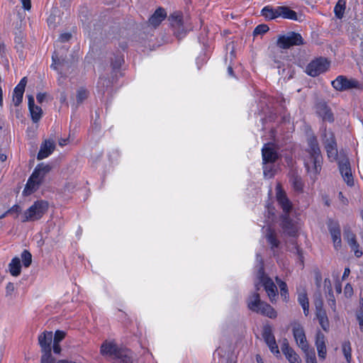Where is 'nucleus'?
Instances as JSON below:
<instances>
[{
	"mask_svg": "<svg viewBox=\"0 0 363 363\" xmlns=\"http://www.w3.org/2000/svg\"><path fill=\"white\" fill-rule=\"evenodd\" d=\"M308 144V148L304 158V165L308 172L315 177L321 170L323 157L315 136H310Z\"/></svg>",
	"mask_w": 363,
	"mask_h": 363,
	"instance_id": "nucleus-1",
	"label": "nucleus"
},
{
	"mask_svg": "<svg viewBox=\"0 0 363 363\" xmlns=\"http://www.w3.org/2000/svg\"><path fill=\"white\" fill-rule=\"evenodd\" d=\"M101 353L113 359L116 363H133V353L130 350L119 347L114 342L105 341L101 346Z\"/></svg>",
	"mask_w": 363,
	"mask_h": 363,
	"instance_id": "nucleus-2",
	"label": "nucleus"
},
{
	"mask_svg": "<svg viewBox=\"0 0 363 363\" xmlns=\"http://www.w3.org/2000/svg\"><path fill=\"white\" fill-rule=\"evenodd\" d=\"M51 169L52 167L50 164H45L44 163L38 164L28 179L23 193L26 195H29L35 191Z\"/></svg>",
	"mask_w": 363,
	"mask_h": 363,
	"instance_id": "nucleus-3",
	"label": "nucleus"
},
{
	"mask_svg": "<svg viewBox=\"0 0 363 363\" xmlns=\"http://www.w3.org/2000/svg\"><path fill=\"white\" fill-rule=\"evenodd\" d=\"M48 210V203L40 200L35 201L22 216V222L35 221L40 219Z\"/></svg>",
	"mask_w": 363,
	"mask_h": 363,
	"instance_id": "nucleus-4",
	"label": "nucleus"
},
{
	"mask_svg": "<svg viewBox=\"0 0 363 363\" xmlns=\"http://www.w3.org/2000/svg\"><path fill=\"white\" fill-rule=\"evenodd\" d=\"M323 143L329 160L331 162L338 160L337 143L334 133L332 131L327 130H324L323 134Z\"/></svg>",
	"mask_w": 363,
	"mask_h": 363,
	"instance_id": "nucleus-5",
	"label": "nucleus"
},
{
	"mask_svg": "<svg viewBox=\"0 0 363 363\" xmlns=\"http://www.w3.org/2000/svg\"><path fill=\"white\" fill-rule=\"evenodd\" d=\"M330 62L323 57L317 58L311 62L306 67V73L311 77H317L325 72L329 67Z\"/></svg>",
	"mask_w": 363,
	"mask_h": 363,
	"instance_id": "nucleus-6",
	"label": "nucleus"
},
{
	"mask_svg": "<svg viewBox=\"0 0 363 363\" xmlns=\"http://www.w3.org/2000/svg\"><path fill=\"white\" fill-rule=\"evenodd\" d=\"M276 43L277 45H302L307 43L299 33L293 31L279 35Z\"/></svg>",
	"mask_w": 363,
	"mask_h": 363,
	"instance_id": "nucleus-7",
	"label": "nucleus"
},
{
	"mask_svg": "<svg viewBox=\"0 0 363 363\" xmlns=\"http://www.w3.org/2000/svg\"><path fill=\"white\" fill-rule=\"evenodd\" d=\"M333 86L337 91H345L351 89H359L360 84L354 79H347L344 76L337 77L332 82Z\"/></svg>",
	"mask_w": 363,
	"mask_h": 363,
	"instance_id": "nucleus-8",
	"label": "nucleus"
},
{
	"mask_svg": "<svg viewBox=\"0 0 363 363\" xmlns=\"http://www.w3.org/2000/svg\"><path fill=\"white\" fill-rule=\"evenodd\" d=\"M338 167L340 172L348 186L354 185V179L352 174L350 163L349 159L344 156L338 159Z\"/></svg>",
	"mask_w": 363,
	"mask_h": 363,
	"instance_id": "nucleus-9",
	"label": "nucleus"
},
{
	"mask_svg": "<svg viewBox=\"0 0 363 363\" xmlns=\"http://www.w3.org/2000/svg\"><path fill=\"white\" fill-rule=\"evenodd\" d=\"M338 167L340 172L348 186L354 185V179L352 174L350 163L349 159L344 156L338 159Z\"/></svg>",
	"mask_w": 363,
	"mask_h": 363,
	"instance_id": "nucleus-10",
	"label": "nucleus"
},
{
	"mask_svg": "<svg viewBox=\"0 0 363 363\" xmlns=\"http://www.w3.org/2000/svg\"><path fill=\"white\" fill-rule=\"evenodd\" d=\"M168 21L174 29V35L179 38H182L185 33L182 13L179 11L174 12L169 16Z\"/></svg>",
	"mask_w": 363,
	"mask_h": 363,
	"instance_id": "nucleus-11",
	"label": "nucleus"
},
{
	"mask_svg": "<svg viewBox=\"0 0 363 363\" xmlns=\"http://www.w3.org/2000/svg\"><path fill=\"white\" fill-rule=\"evenodd\" d=\"M293 335L298 346L303 351L309 350L308 342L303 327L297 323L293 325Z\"/></svg>",
	"mask_w": 363,
	"mask_h": 363,
	"instance_id": "nucleus-12",
	"label": "nucleus"
},
{
	"mask_svg": "<svg viewBox=\"0 0 363 363\" xmlns=\"http://www.w3.org/2000/svg\"><path fill=\"white\" fill-rule=\"evenodd\" d=\"M276 191L277 200L283 211V213H290L292 210V203L286 196L280 184L277 185Z\"/></svg>",
	"mask_w": 363,
	"mask_h": 363,
	"instance_id": "nucleus-13",
	"label": "nucleus"
},
{
	"mask_svg": "<svg viewBox=\"0 0 363 363\" xmlns=\"http://www.w3.org/2000/svg\"><path fill=\"white\" fill-rule=\"evenodd\" d=\"M263 164L274 163L278 159V153L271 143L264 145L262 150Z\"/></svg>",
	"mask_w": 363,
	"mask_h": 363,
	"instance_id": "nucleus-14",
	"label": "nucleus"
},
{
	"mask_svg": "<svg viewBox=\"0 0 363 363\" xmlns=\"http://www.w3.org/2000/svg\"><path fill=\"white\" fill-rule=\"evenodd\" d=\"M68 53L67 47H57L52 54V64L51 67L54 69H57L56 65L62 64L65 62Z\"/></svg>",
	"mask_w": 363,
	"mask_h": 363,
	"instance_id": "nucleus-15",
	"label": "nucleus"
},
{
	"mask_svg": "<svg viewBox=\"0 0 363 363\" xmlns=\"http://www.w3.org/2000/svg\"><path fill=\"white\" fill-rule=\"evenodd\" d=\"M316 112L323 121L328 122L334 121L333 114L325 102L321 101L316 104Z\"/></svg>",
	"mask_w": 363,
	"mask_h": 363,
	"instance_id": "nucleus-16",
	"label": "nucleus"
},
{
	"mask_svg": "<svg viewBox=\"0 0 363 363\" xmlns=\"http://www.w3.org/2000/svg\"><path fill=\"white\" fill-rule=\"evenodd\" d=\"M55 149V143L53 140H45L40 145V150L37 155L38 160L48 157Z\"/></svg>",
	"mask_w": 363,
	"mask_h": 363,
	"instance_id": "nucleus-17",
	"label": "nucleus"
},
{
	"mask_svg": "<svg viewBox=\"0 0 363 363\" xmlns=\"http://www.w3.org/2000/svg\"><path fill=\"white\" fill-rule=\"evenodd\" d=\"M315 347L319 358L325 359L327 354L325 336L320 330L317 332L315 335Z\"/></svg>",
	"mask_w": 363,
	"mask_h": 363,
	"instance_id": "nucleus-18",
	"label": "nucleus"
},
{
	"mask_svg": "<svg viewBox=\"0 0 363 363\" xmlns=\"http://www.w3.org/2000/svg\"><path fill=\"white\" fill-rule=\"evenodd\" d=\"M28 108L30 113L32 121L34 123H37L39 121L42 116L43 110L40 106L35 105L34 98L32 95L28 96Z\"/></svg>",
	"mask_w": 363,
	"mask_h": 363,
	"instance_id": "nucleus-19",
	"label": "nucleus"
},
{
	"mask_svg": "<svg viewBox=\"0 0 363 363\" xmlns=\"http://www.w3.org/2000/svg\"><path fill=\"white\" fill-rule=\"evenodd\" d=\"M166 17L167 13L165 10L162 7H159L150 17L147 23L154 28H156L165 19Z\"/></svg>",
	"mask_w": 363,
	"mask_h": 363,
	"instance_id": "nucleus-20",
	"label": "nucleus"
},
{
	"mask_svg": "<svg viewBox=\"0 0 363 363\" xmlns=\"http://www.w3.org/2000/svg\"><path fill=\"white\" fill-rule=\"evenodd\" d=\"M53 338L52 332L45 331L38 337V343L41 351L52 350L51 344Z\"/></svg>",
	"mask_w": 363,
	"mask_h": 363,
	"instance_id": "nucleus-21",
	"label": "nucleus"
},
{
	"mask_svg": "<svg viewBox=\"0 0 363 363\" xmlns=\"http://www.w3.org/2000/svg\"><path fill=\"white\" fill-rule=\"evenodd\" d=\"M281 226L283 229L290 235H294L296 228L293 220L289 217V213H283L281 216Z\"/></svg>",
	"mask_w": 363,
	"mask_h": 363,
	"instance_id": "nucleus-22",
	"label": "nucleus"
},
{
	"mask_svg": "<svg viewBox=\"0 0 363 363\" xmlns=\"http://www.w3.org/2000/svg\"><path fill=\"white\" fill-rule=\"evenodd\" d=\"M263 286L264 289L272 302L276 300L277 296V288L273 281L270 279H267L264 283L261 284V286Z\"/></svg>",
	"mask_w": 363,
	"mask_h": 363,
	"instance_id": "nucleus-23",
	"label": "nucleus"
},
{
	"mask_svg": "<svg viewBox=\"0 0 363 363\" xmlns=\"http://www.w3.org/2000/svg\"><path fill=\"white\" fill-rule=\"evenodd\" d=\"M263 301H261L260 296L257 291L248 298L247 307L253 312L259 311V307Z\"/></svg>",
	"mask_w": 363,
	"mask_h": 363,
	"instance_id": "nucleus-24",
	"label": "nucleus"
},
{
	"mask_svg": "<svg viewBox=\"0 0 363 363\" xmlns=\"http://www.w3.org/2000/svg\"><path fill=\"white\" fill-rule=\"evenodd\" d=\"M329 230L332 236L335 248L341 245L340 229L337 224L333 223L329 226Z\"/></svg>",
	"mask_w": 363,
	"mask_h": 363,
	"instance_id": "nucleus-25",
	"label": "nucleus"
},
{
	"mask_svg": "<svg viewBox=\"0 0 363 363\" xmlns=\"http://www.w3.org/2000/svg\"><path fill=\"white\" fill-rule=\"evenodd\" d=\"M279 16L290 20H297V13L289 7L285 6H278Z\"/></svg>",
	"mask_w": 363,
	"mask_h": 363,
	"instance_id": "nucleus-26",
	"label": "nucleus"
},
{
	"mask_svg": "<svg viewBox=\"0 0 363 363\" xmlns=\"http://www.w3.org/2000/svg\"><path fill=\"white\" fill-rule=\"evenodd\" d=\"M265 236L267 242L271 245V248L272 250L279 247L280 242L277 238V234L274 230L268 227L266 230Z\"/></svg>",
	"mask_w": 363,
	"mask_h": 363,
	"instance_id": "nucleus-27",
	"label": "nucleus"
},
{
	"mask_svg": "<svg viewBox=\"0 0 363 363\" xmlns=\"http://www.w3.org/2000/svg\"><path fill=\"white\" fill-rule=\"evenodd\" d=\"M278 13V7L273 9L270 6L264 7L261 11L262 16H263L267 21L273 20L279 17Z\"/></svg>",
	"mask_w": 363,
	"mask_h": 363,
	"instance_id": "nucleus-28",
	"label": "nucleus"
},
{
	"mask_svg": "<svg viewBox=\"0 0 363 363\" xmlns=\"http://www.w3.org/2000/svg\"><path fill=\"white\" fill-rule=\"evenodd\" d=\"M256 313H259L270 318H274L277 317V312L269 304L264 301L261 303V306L259 307V311H256Z\"/></svg>",
	"mask_w": 363,
	"mask_h": 363,
	"instance_id": "nucleus-29",
	"label": "nucleus"
},
{
	"mask_svg": "<svg viewBox=\"0 0 363 363\" xmlns=\"http://www.w3.org/2000/svg\"><path fill=\"white\" fill-rule=\"evenodd\" d=\"M9 269L10 274L13 277H18L21 272V265L20 259L17 257L12 259L9 264Z\"/></svg>",
	"mask_w": 363,
	"mask_h": 363,
	"instance_id": "nucleus-30",
	"label": "nucleus"
},
{
	"mask_svg": "<svg viewBox=\"0 0 363 363\" xmlns=\"http://www.w3.org/2000/svg\"><path fill=\"white\" fill-rule=\"evenodd\" d=\"M257 278L259 280V282L255 284V289H256V291H259L260 287H261V284L264 283L265 281H267V279H270V278L268 277L264 274V262H263V259H260V266H259V270L257 272Z\"/></svg>",
	"mask_w": 363,
	"mask_h": 363,
	"instance_id": "nucleus-31",
	"label": "nucleus"
},
{
	"mask_svg": "<svg viewBox=\"0 0 363 363\" xmlns=\"http://www.w3.org/2000/svg\"><path fill=\"white\" fill-rule=\"evenodd\" d=\"M298 301L302 306L305 315H308L309 313V302L306 291H303L298 294Z\"/></svg>",
	"mask_w": 363,
	"mask_h": 363,
	"instance_id": "nucleus-32",
	"label": "nucleus"
},
{
	"mask_svg": "<svg viewBox=\"0 0 363 363\" xmlns=\"http://www.w3.org/2000/svg\"><path fill=\"white\" fill-rule=\"evenodd\" d=\"M346 9V1L338 0L334 8V13L338 19H342Z\"/></svg>",
	"mask_w": 363,
	"mask_h": 363,
	"instance_id": "nucleus-33",
	"label": "nucleus"
},
{
	"mask_svg": "<svg viewBox=\"0 0 363 363\" xmlns=\"http://www.w3.org/2000/svg\"><path fill=\"white\" fill-rule=\"evenodd\" d=\"M262 336L267 345H274V342H276L270 326L267 325L264 328Z\"/></svg>",
	"mask_w": 363,
	"mask_h": 363,
	"instance_id": "nucleus-34",
	"label": "nucleus"
},
{
	"mask_svg": "<svg viewBox=\"0 0 363 363\" xmlns=\"http://www.w3.org/2000/svg\"><path fill=\"white\" fill-rule=\"evenodd\" d=\"M264 176L267 178H272L274 177L276 169L274 163L263 164Z\"/></svg>",
	"mask_w": 363,
	"mask_h": 363,
	"instance_id": "nucleus-35",
	"label": "nucleus"
},
{
	"mask_svg": "<svg viewBox=\"0 0 363 363\" xmlns=\"http://www.w3.org/2000/svg\"><path fill=\"white\" fill-rule=\"evenodd\" d=\"M89 96V91L84 87H80L76 95L77 105H79L84 102Z\"/></svg>",
	"mask_w": 363,
	"mask_h": 363,
	"instance_id": "nucleus-36",
	"label": "nucleus"
},
{
	"mask_svg": "<svg viewBox=\"0 0 363 363\" xmlns=\"http://www.w3.org/2000/svg\"><path fill=\"white\" fill-rule=\"evenodd\" d=\"M24 91L25 90L23 89H20L15 87L13 90V101L16 106H19L22 102Z\"/></svg>",
	"mask_w": 363,
	"mask_h": 363,
	"instance_id": "nucleus-37",
	"label": "nucleus"
},
{
	"mask_svg": "<svg viewBox=\"0 0 363 363\" xmlns=\"http://www.w3.org/2000/svg\"><path fill=\"white\" fill-rule=\"evenodd\" d=\"M276 281L280 289V294L282 297H284V300H286L289 297V293L287 289L286 284L281 280L279 277H276Z\"/></svg>",
	"mask_w": 363,
	"mask_h": 363,
	"instance_id": "nucleus-38",
	"label": "nucleus"
},
{
	"mask_svg": "<svg viewBox=\"0 0 363 363\" xmlns=\"http://www.w3.org/2000/svg\"><path fill=\"white\" fill-rule=\"evenodd\" d=\"M342 352L348 362H350L352 358V348L350 345V342L349 341H345L342 343Z\"/></svg>",
	"mask_w": 363,
	"mask_h": 363,
	"instance_id": "nucleus-39",
	"label": "nucleus"
},
{
	"mask_svg": "<svg viewBox=\"0 0 363 363\" xmlns=\"http://www.w3.org/2000/svg\"><path fill=\"white\" fill-rule=\"evenodd\" d=\"M290 363H301V359L294 350L284 354Z\"/></svg>",
	"mask_w": 363,
	"mask_h": 363,
	"instance_id": "nucleus-40",
	"label": "nucleus"
},
{
	"mask_svg": "<svg viewBox=\"0 0 363 363\" xmlns=\"http://www.w3.org/2000/svg\"><path fill=\"white\" fill-rule=\"evenodd\" d=\"M343 236L350 246H355L357 242L355 235L350 230H345Z\"/></svg>",
	"mask_w": 363,
	"mask_h": 363,
	"instance_id": "nucleus-41",
	"label": "nucleus"
},
{
	"mask_svg": "<svg viewBox=\"0 0 363 363\" xmlns=\"http://www.w3.org/2000/svg\"><path fill=\"white\" fill-rule=\"evenodd\" d=\"M23 264L25 267H28L32 263V255L29 251L24 250L21 253Z\"/></svg>",
	"mask_w": 363,
	"mask_h": 363,
	"instance_id": "nucleus-42",
	"label": "nucleus"
},
{
	"mask_svg": "<svg viewBox=\"0 0 363 363\" xmlns=\"http://www.w3.org/2000/svg\"><path fill=\"white\" fill-rule=\"evenodd\" d=\"M51 350L42 351L41 363H54L55 359L52 356Z\"/></svg>",
	"mask_w": 363,
	"mask_h": 363,
	"instance_id": "nucleus-43",
	"label": "nucleus"
},
{
	"mask_svg": "<svg viewBox=\"0 0 363 363\" xmlns=\"http://www.w3.org/2000/svg\"><path fill=\"white\" fill-rule=\"evenodd\" d=\"M269 30V28L266 24H260L257 26L254 31H253V35L254 37H257L259 35H262L264 33H266Z\"/></svg>",
	"mask_w": 363,
	"mask_h": 363,
	"instance_id": "nucleus-44",
	"label": "nucleus"
},
{
	"mask_svg": "<svg viewBox=\"0 0 363 363\" xmlns=\"http://www.w3.org/2000/svg\"><path fill=\"white\" fill-rule=\"evenodd\" d=\"M224 35H227V38H228V40H226L227 45H230L234 44V43H236V44L242 43L241 38H236L235 36H231L232 35L231 33H230L228 31H225Z\"/></svg>",
	"mask_w": 363,
	"mask_h": 363,
	"instance_id": "nucleus-45",
	"label": "nucleus"
},
{
	"mask_svg": "<svg viewBox=\"0 0 363 363\" xmlns=\"http://www.w3.org/2000/svg\"><path fill=\"white\" fill-rule=\"evenodd\" d=\"M326 298L328 305L333 311H336V301L333 294V291L326 293Z\"/></svg>",
	"mask_w": 363,
	"mask_h": 363,
	"instance_id": "nucleus-46",
	"label": "nucleus"
},
{
	"mask_svg": "<svg viewBox=\"0 0 363 363\" xmlns=\"http://www.w3.org/2000/svg\"><path fill=\"white\" fill-rule=\"evenodd\" d=\"M306 356V363H317L315 354L313 349L304 352Z\"/></svg>",
	"mask_w": 363,
	"mask_h": 363,
	"instance_id": "nucleus-47",
	"label": "nucleus"
},
{
	"mask_svg": "<svg viewBox=\"0 0 363 363\" xmlns=\"http://www.w3.org/2000/svg\"><path fill=\"white\" fill-rule=\"evenodd\" d=\"M47 22L50 27H52V28H56L57 24V15L54 13H52L48 18Z\"/></svg>",
	"mask_w": 363,
	"mask_h": 363,
	"instance_id": "nucleus-48",
	"label": "nucleus"
},
{
	"mask_svg": "<svg viewBox=\"0 0 363 363\" xmlns=\"http://www.w3.org/2000/svg\"><path fill=\"white\" fill-rule=\"evenodd\" d=\"M293 186L296 191H301L303 189V183L301 178L296 177L293 179Z\"/></svg>",
	"mask_w": 363,
	"mask_h": 363,
	"instance_id": "nucleus-49",
	"label": "nucleus"
},
{
	"mask_svg": "<svg viewBox=\"0 0 363 363\" xmlns=\"http://www.w3.org/2000/svg\"><path fill=\"white\" fill-rule=\"evenodd\" d=\"M66 333L65 332L62 330H56L55 333V336L53 339V342H61L65 337Z\"/></svg>",
	"mask_w": 363,
	"mask_h": 363,
	"instance_id": "nucleus-50",
	"label": "nucleus"
},
{
	"mask_svg": "<svg viewBox=\"0 0 363 363\" xmlns=\"http://www.w3.org/2000/svg\"><path fill=\"white\" fill-rule=\"evenodd\" d=\"M72 35L70 33H65L60 34L59 36V42L60 43H65L69 41V40L72 38Z\"/></svg>",
	"mask_w": 363,
	"mask_h": 363,
	"instance_id": "nucleus-51",
	"label": "nucleus"
},
{
	"mask_svg": "<svg viewBox=\"0 0 363 363\" xmlns=\"http://www.w3.org/2000/svg\"><path fill=\"white\" fill-rule=\"evenodd\" d=\"M356 318L359 325V329L363 332V311L362 309L357 311Z\"/></svg>",
	"mask_w": 363,
	"mask_h": 363,
	"instance_id": "nucleus-52",
	"label": "nucleus"
},
{
	"mask_svg": "<svg viewBox=\"0 0 363 363\" xmlns=\"http://www.w3.org/2000/svg\"><path fill=\"white\" fill-rule=\"evenodd\" d=\"M123 62V58L121 56H116L114 60H112V66L114 69H118Z\"/></svg>",
	"mask_w": 363,
	"mask_h": 363,
	"instance_id": "nucleus-53",
	"label": "nucleus"
},
{
	"mask_svg": "<svg viewBox=\"0 0 363 363\" xmlns=\"http://www.w3.org/2000/svg\"><path fill=\"white\" fill-rule=\"evenodd\" d=\"M318 322H319V324L320 325L321 328L325 331H326V332L328 331L329 327H330V323H329V320H328V318H325L324 319H319Z\"/></svg>",
	"mask_w": 363,
	"mask_h": 363,
	"instance_id": "nucleus-54",
	"label": "nucleus"
},
{
	"mask_svg": "<svg viewBox=\"0 0 363 363\" xmlns=\"http://www.w3.org/2000/svg\"><path fill=\"white\" fill-rule=\"evenodd\" d=\"M21 212V208L18 205H14L11 208H9L6 212V214H11V213H16V216Z\"/></svg>",
	"mask_w": 363,
	"mask_h": 363,
	"instance_id": "nucleus-55",
	"label": "nucleus"
},
{
	"mask_svg": "<svg viewBox=\"0 0 363 363\" xmlns=\"http://www.w3.org/2000/svg\"><path fill=\"white\" fill-rule=\"evenodd\" d=\"M293 350V349L289 346L288 340L286 339H284L283 340V343L281 345L282 352L284 353V354H285L287 352H289V350Z\"/></svg>",
	"mask_w": 363,
	"mask_h": 363,
	"instance_id": "nucleus-56",
	"label": "nucleus"
},
{
	"mask_svg": "<svg viewBox=\"0 0 363 363\" xmlns=\"http://www.w3.org/2000/svg\"><path fill=\"white\" fill-rule=\"evenodd\" d=\"M324 289L325 290V293L333 291L331 281L329 278H325L324 279Z\"/></svg>",
	"mask_w": 363,
	"mask_h": 363,
	"instance_id": "nucleus-57",
	"label": "nucleus"
},
{
	"mask_svg": "<svg viewBox=\"0 0 363 363\" xmlns=\"http://www.w3.org/2000/svg\"><path fill=\"white\" fill-rule=\"evenodd\" d=\"M345 295L347 297H350L353 294V289L351 284H347L344 289Z\"/></svg>",
	"mask_w": 363,
	"mask_h": 363,
	"instance_id": "nucleus-58",
	"label": "nucleus"
},
{
	"mask_svg": "<svg viewBox=\"0 0 363 363\" xmlns=\"http://www.w3.org/2000/svg\"><path fill=\"white\" fill-rule=\"evenodd\" d=\"M315 314H316V317H317L318 320L324 319L325 318H328L326 312L324 309L316 310Z\"/></svg>",
	"mask_w": 363,
	"mask_h": 363,
	"instance_id": "nucleus-59",
	"label": "nucleus"
},
{
	"mask_svg": "<svg viewBox=\"0 0 363 363\" xmlns=\"http://www.w3.org/2000/svg\"><path fill=\"white\" fill-rule=\"evenodd\" d=\"M359 245L357 243V242H356L355 246H350V247L354 252V255L357 257H360L362 255V252L359 250Z\"/></svg>",
	"mask_w": 363,
	"mask_h": 363,
	"instance_id": "nucleus-60",
	"label": "nucleus"
},
{
	"mask_svg": "<svg viewBox=\"0 0 363 363\" xmlns=\"http://www.w3.org/2000/svg\"><path fill=\"white\" fill-rule=\"evenodd\" d=\"M314 305L316 310L323 309V301L319 299H314Z\"/></svg>",
	"mask_w": 363,
	"mask_h": 363,
	"instance_id": "nucleus-61",
	"label": "nucleus"
},
{
	"mask_svg": "<svg viewBox=\"0 0 363 363\" xmlns=\"http://www.w3.org/2000/svg\"><path fill=\"white\" fill-rule=\"evenodd\" d=\"M21 1L22 3V4H23V8L25 10L29 11L31 9V1H30V0H21Z\"/></svg>",
	"mask_w": 363,
	"mask_h": 363,
	"instance_id": "nucleus-62",
	"label": "nucleus"
},
{
	"mask_svg": "<svg viewBox=\"0 0 363 363\" xmlns=\"http://www.w3.org/2000/svg\"><path fill=\"white\" fill-rule=\"evenodd\" d=\"M27 79L26 77H23L19 82V84L16 86V88H18L20 89L25 90V87L26 86Z\"/></svg>",
	"mask_w": 363,
	"mask_h": 363,
	"instance_id": "nucleus-63",
	"label": "nucleus"
},
{
	"mask_svg": "<svg viewBox=\"0 0 363 363\" xmlns=\"http://www.w3.org/2000/svg\"><path fill=\"white\" fill-rule=\"evenodd\" d=\"M269 347L271 352L274 354H279V350L278 348V346L276 342H274V345H268Z\"/></svg>",
	"mask_w": 363,
	"mask_h": 363,
	"instance_id": "nucleus-64",
	"label": "nucleus"
}]
</instances>
